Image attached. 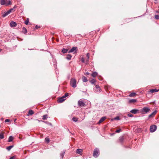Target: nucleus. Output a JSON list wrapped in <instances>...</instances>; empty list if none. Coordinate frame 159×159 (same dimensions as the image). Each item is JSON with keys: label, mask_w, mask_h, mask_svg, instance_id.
<instances>
[{"label": "nucleus", "mask_w": 159, "mask_h": 159, "mask_svg": "<svg viewBox=\"0 0 159 159\" xmlns=\"http://www.w3.org/2000/svg\"><path fill=\"white\" fill-rule=\"evenodd\" d=\"M68 131H69V130L68 129Z\"/></svg>", "instance_id": "obj_56"}, {"label": "nucleus", "mask_w": 159, "mask_h": 159, "mask_svg": "<svg viewBox=\"0 0 159 159\" xmlns=\"http://www.w3.org/2000/svg\"><path fill=\"white\" fill-rule=\"evenodd\" d=\"M106 119V117L105 116L102 117L99 120L98 123L100 124L104 121Z\"/></svg>", "instance_id": "obj_14"}, {"label": "nucleus", "mask_w": 159, "mask_h": 159, "mask_svg": "<svg viewBox=\"0 0 159 159\" xmlns=\"http://www.w3.org/2000/svg\"><path fill=\"white\" fill-rule=\"evenodd\" d=\"M100 87L97 85H96L95 87L94 88V90L95 93H98L100 92Z\"/></svg>", "instance_id": "obj_5"}, {"label": "nucleus", "mask_w": 159, "mask_h": 159, "mask_svg": "<svg viewBox=\"0 0 159 159\" xmlns=\"http://www.w3.org/2000/svg\"><path fill=\"white\" fill-rule=\"evenodd\" d=\"M82 150L78 148L77 149L76 151V153L77 154H79L80 155L82 154Z\"/></svg>", "instance_id": "obj_13"}, {"label": "nucleus", "mask_w": 159, "mask_h": 159, "mask_svg": "<svg viewBox=\"0 0 159 159\" xmlns=\"http://www.w3.org/2000/svg\"><path fill=\"white\" fill-rule=\"evenodd\" d=\"M13 9L11 8L10 10H9L7 11L8 12V13L10 14L11 11H13Z\"/></svg>", "instance_id": "obj_41"}, {"label": "nucleus", "mask_w": 159, "mask_h": 159, "mask_svg": "<svg viewBox=\"0 0 159 159\" xmlns=\"http://www.w3.org/2000/svg\"><path fill=\"white\" fill-rule=\"evenodd\" d=\"M157 128V126L155 125H151L150 127V132L152 133L155 132Z\"/></svg>", "instance_id": "obj_4"}, {"label": "nucleus", "mask_w": 159, "mask_h": 159, "mask_svg": "<svg viewBox=\"0 0 159 159\" xmlns=\"http://www.w3.org/2000/svg\"><path fill=\"white\" fill-rule=\"evenodd\" d=\"M39 27H40L39 26H38L37 25H36L34 29V30L37 29H38V28H39Z\"/></svg>", "instance_id": "obj_45"}, {"label": "nucleus", "mask_w": 159, "mask_h": 159, "mask_svg": "<svg viewBox=\"0 0 159 159\" xmlns=\"http://www.w3.org/2000/svg\"><path fill=\"white\" fill-rule=\"evenodd\" d=\"M82 80L84 82H87L88 81L87 78L84 76H83L82 77Z\"/></svg>", "instance_id": "obj_17"}, {"label": "nucleus", "mask_w": 159, "mask_h": 159, "mask_svg": "<svg viewBox=\"0 0 159 159\" xmlns=\"http://www.w3.org/2000/svg\"><path fill=\"white\" fill-rule=\"evenodd\" d=\"M99 150L98 148H96L94 150L93 156L95 158L98 157L99 155Z\"/></svg>", "instance_id": "obj_2"}, {"label": "nucleus", "mask_w": 159, "mask_h": 159, "mask_svg": "<svg viewBox=\"0 0 159 159\" xmlns=\"http://www.w3.org/2000/svg\"><path fill=\"white\" fill-rule=\"evenodd\" d=\"M90 82L92 84H94L96 82V81L94 79H93L90 81Z\"/></svg>", "instance_id": "obj_31"}, {"label": "nucleus", "mask_w": 159, "mask_h": 159, "mask_svg": "<svg viewBox=\"0 0 159 159\" xmlns=\"http://www.w3.org/2000/svg\"><path fill=\"white\" fill-rule=\"evenodd\" d=\"M17 6L16 5H15L14 7L12 8V9H13V10H14L16 8V7H17Z\"/></svg>", "instance_id": "obj_48"}, {"label": "nucleus", "mask_w": 159, "mask_h": 159, "mask_svg": "<svg viewBox=\"0 0 159 159\" xmlns=\"http://www.w3.org/2000/svg\"><path fill=\"white\" fill-rule=\"evenodd\" d=\"M1 50H2L1 49H0V52L1 51Z\"/></svg>", "instance_id": "obj_54"}, {"label": "nucleus", "mask_w": 159, "mask_h": 159, "mask_svg": "<svg viewBox=\"0 0 159 159\" xmlns=\"http://www.w3.org/2000/svg\"><path fill=\"white\" fill-rule=\"evenodd\" d=\"M14 147V145H11L8 146V147L6 148V149L8 151H9L12 148Z\"/></svg>", "instance_id": "obj_22"}, {"label": "nucleus", "mask_w": 159, "mask_h": 159, "mask_svg": "<svg viewBox=\"0 0 159 159\" xmlns=\"http://www.w3.org/2000/svg\"><path fill=\"white\" fill-rule=\"evenodd\" d=\"M149 92L152 93L155 92H157V89H150Z\"/></svg>", "instance_id": "obj_19"}, {"label": "nucleus", "mask_w": 159, "mask_h": 159, "mask_svg": "<svg viewBox=\"0 0 159 159\" xmlns=\"http://www.w3.org/2000/svg\"><path fill=\"white\" fill-rule=\"evenodd\" d=\"M68 93H66L64 96H62V97H63V98L65 99V98L68 96Z\"/></svg>", "instance_id": "obj_36"}, {"label": "nucleus", "mask_w": 159, "mask_h": 159, "mask_svg": "<svg viewBox=\"0 0 159 159\" xmlns=\"http://www.w3.org/2000/svg\"><path fill=\"white\" fill-rule=\"evenodd\" d=\"M121 129H119L116 130V133H119L121 131Z\"/></svg>", "instance_id": "obj_43"}, {"label": "nucleus", "mask_w": 159, "mask_h": 159, "mask_svg": "<svg viewBox=\"0 0 159 159\" xmlns=\"http://www.w3.org/2000/svg\"><path fill=\"white\" fill-rule=\"evenodd\" d=\"M124 138L123 137H120L119 138V140L120 142L122 143L124 140Z\"/></svg>", "instance_id": "obj_33"}, {"label": "nucleus", "mask_w": 159, "mask_h": 159, "mask_svg": "<svg viewBox=\"0 0 159 159\" xmlns=\"http://www.w3.org/2000/svg\"><path fill=\"white\" fill-rule=\"evenodd\" d=\"M99 30H98V31Z\"/></svg>", "instance_id": "obj_57"}, {"label": "nucleus", "mask_w": 159, "mask_h": 159, "mask_svg": "<svg viewBox=\"0 0 159 159\" xmlns=\"http://www.w3.org/2000/svg\"><path fill=\"white\" fill-rule=\"evenodd\" d=\"M48 118V115H43L42 116V119L43 120H46Z\"/></svg>", "instance_id": "obj_28"}, {"label": "nucleus", "mask_w": 159, "mask_h": 159, "mask_svg": "<svg viewBox=\"0 0 159 159\" xmlns=\"http://www.w3.org/2000/svg\"><path fill=\"white\" fill-rule=\"evenodd\" d=\"M7 2H6V6H8V5H11V1L10 0H8L7 1Z\"/></svg>", "instance_id": "obj_30"}, {"label": "nucleus", "mask_w": 159, "mask_h": 159, "mask_svg": "<svg viewBox=\"0 0 159 159\" xmlns=\"http://www.w3.org/2000/svg\"><path fill=\"white\" fill-rule=\"evenodd\" d=\"M78 104L79 106L80 107H84L85 105L83 102L80 100H79L78 102Z\"/></svg>", "instance_id": "obj_6"}, {"label": "nucleus", "mask_w": 159, "mask_h": 159, "mask_svg": "<svg viewBox=\"0 0 159 159\" xmlns=\"http://www.w3.org/2000/svg\"><path fill=\"white\" fill-rule=\"evenodd\" d=\"M45 142H46L47 143H48L49 142L50 140L48 138H45Z\"/></svg>", "instance_id": "obj_35"}, {"label": "nucleus", "mask_w": 159, "mask_h": 159, "mask_svg": "<svg viewBox=\"0 0 159 159\" xmlns=\"http://www.w3.org/2000/svg\"><path fill=\"white\" fill-rule=\"evenodd\" d=\"M81 62L82 63H84V58L83 57H82L81 59Z\"/></svg>", "instance_id": "obj_39"}, {"label": "nucleus", "mask_w": 159, "mask_h": 159, "mask_svg": "<svg viewBox=\"0 0 159 159\" xmlns=\"http://www.w3.org/2000/svg\"><path fill=\"white\" fill-rule=\"evenodd\" d=\"M23 30V32L25 33L26 34L27 33V29L24 27H23L22 28Z\"/></svg>", "instance_id": "obj_27"}, {"label": "nucleus", "mask_w": 159, "mask_h": 159, "mask_svg": "<svg viewBox=\"0 0 159 159\" xmlns=\"http://www.w3.org/2000/svg\"><path fill=\"white\" fill-rule=\"evenodd\" d=\"M29 22L28 21H27V20H25V23L26 25H27L28 24V23H29Z\"/></svg>", "instance_id": "obj_46"}, {"label": "nucleus", "mask_w": 159, "mask_h": 159, "mask_svg": "<svg viewBox=\"0 0 159 159\" xmlns=\"http://www.w3.org/2000/svg\"><path fill=\"white\" fill-rule=\"evenodd\" d=\"M155 1H157V0H154Z\"/></svg>", "instance_id": "obj_58"}, {"label": "nucleus", "mask_w": 159, "mask_h": 159, "mask_svg": "<svg viewBox=\"0 0 159 159\" xmlns=\"http://www.w3.org/2000/svg\"><path fill=\"white\" fill-rule=\"evenodd\" d=\"M63 98V97H61L59 98L57 100L58 102V103H62L63 101H64L66 99H64Z\"/></svg>", "instance_id": "obj_8"}, {"label": "nucleus", "mask_w": 159, "mask_h": 159, "mask_svg": "<svg viewBox=\"0 0 159 159\" xmlns=\"http://www.w3.org/2000/svg\"><path fill=\"white\" fill-rule=\"evenodd\" d=\"M72 120L74 121L77 122L78 121V119L77 118L75 117H73L72 118Z\"/></svg>", "instance_id": "obj_34"}, {"label": "nucleus", "mask_w": 159, "mask_h": 159, "mask_svg": "<svg viewBox=\"0 0 159 159\" xmlns=\"http://www.w3.org/2000/svg\"><path fill=\"white\" fill-rule=\"evenodd\" d=\"M97 72H94L91 75L93 77H95L97 75Z\"/></svg>", "instance_id": "obj_24"}, {"label": "nucleus", "mask_w": 159, "mask_h": 159, "mask_svg": "<svg viewBox=\"0 0 159 159\" xmlns=\"http://www.w3.org/2000/svg\"><path fill=\"white\" fill-rule=\"evenodd\" d=\"M70 78V76H68V78Z\"/></svg>", "instance_id": "obj_55"}, {"label": "nucleus", "mask_w": 159, "mask_h": 159, "mask_svg": "<svg viewBox=\"0 0 159 159\" xmlns=\"http://www.w3.org/2000/svg\"><path fill=\"white\" fill-rule=\"evenodd\" d=\"M89 56L90 54L89 53H87L86 54V56L88 58V61L89 60Z\"/></svg>", "instance_id": "obj_42"}, {"label": "nucleus", "mask_w": 159, "mask_h": 159, "mask_svg": "<svg viewBox=\"0 0 159 159\" xmlns=\"http://www.w3.org/2000/svg\"><path fill=\"white\" fill-rule=\"evenodd\" d=\"M72 56L71 55L68 54L67 55L66 59L68 60H70L71 59Z\"/></svg>", "instance_id": "obj_21"}, {"label": "nucleus", "mask_w": 159, "mask_h": 159, "mask_svg": "<svg viewBox=\"0 0 159 159\" xmlns=\"http://www.w3.org/2000/svg\"><path fill=\"white\" fill-rule=\"evenodd\" d=\"M34 111L32 110H29L28 112V114L27 115L28 116H29L33 115V114H34Z\"/></svg>", "instance_id": "obj_18"}, {"label": "nucleus", "mask_w": 159, "mask_h": 159, "mask_svg": "<svg viewBox=\"0 0 159 159\" xmlns=\"http://www.w3.org/2000/svg\"><path fill=\"white\" fill-rule=\"evenodd\" d=\"M7 0H0V4L2 5H6V1Z\"/></svg>", "instance_id": "obj_10"}, {"label": "nucleus", "mask_w": 159, "mask_h": 159, "mask_svg": "<svg viewBox=\"0 0 159 159\" xmlns=\"http://www.w3.org/2000/svg\"><path fill=\"white\" fill-rule=\"evenodd\" d=\"M157 113V111H153L152 113H151V114L149 115L148 116V118H150L151 117H152L154 116V115L156 114Z\"/></svg>", "instance_id": "obj_12"}, {"label": "nucleus", "mask_w": 159, "mask_h": 159, "mask_svg": "<svg viewBox=\"0 0 159 159\" xmlns=\"http://www.w3.org/2000/svg\"><path fill=\"white\" fill-rule=\"evenodd\" d=\"M10 121V120L8 119H7L5 120V122L6 123L7 122H9Z\"/></svg>", "instance_id": "obj_44"}, {"label": "nucleus", "mask_w": 159, "mask_h": 159, "mask_svg": "<svg viewBox=\"0 0 159 159\" xmlns=\"http://www.w3.org/2000/svg\"><path fill=\"white\" fill-rule=\"evenodd\" d=\"M136 102V99H130L129 101V102L130 103H134Z\"/></svg>", "instance_id": "obj_23"}, {"label": "nucleus", "mask_w": 159, "mask_h": 159, "mask_svg": "<svg viewBox=\"0 0 159 159\" xmlns=\"http://www.w3.org/2000/svg\"><path fill=\"white\" fill-rule=\"evenodd\" d=\"M114 120H120V117L118 116H117L116 117H115L114 118Z\"/></svg>", "instance_id": "obj_38"}, {"label": "nucleus", "mask_w": 159, "mask_h": 159, "mask_svg": "<svg viewBox=\"0 0 159 159\" xmlns=\"http://www.w3.org/2000/svg\"><path fill=\"white\" fill-rule=\"evenodd\" d=\"M4 138L3 134L2 133L0 134V139H3Z\"/></svg>", "instance_id": "obj_32"}, {"label": "nucleus", "mask_w": 159, "mask_h": 159, "mask_svg": "<svg viewBox=\"0 0 159 159\" xmlns=\"http://www.w3.org/2000/svg\"><path fill=\"white\" fill-rule=\"evenodd\" d=\"M77 81L76 79L74 78H72L70 81V85L71 86L74 88L76 87Z\"/></svg>", "instance_id": "obj_1"}, {"label": "nucleus", "mask_w": 159, "mask_h": 159, "mask_svg": "<svg viewBox=\"0 0 159 159\" xmlns=\"http://www.w3.org/2000/svg\"><path fill=\"white\" fill-rule=\"evenodd\" d=\"M66 152L65 150H63V151L61 152L60 154V157L61 158H63L64 156L65 152Z\"/></svg>", "instance_id": "obj_15"}, {"label": "nucleus", "mask_w": 159, "mask_h": 159, "mask_svg": "<svg viewBox=\"0 0 159 159\" xmlns=\"http://www.w3.org/2000/svg\"><path fill=\"white\" fill-rule=\"evenodd\" d=\"M41 121L44 122V123H46V124H47L48 125H50V126H52V123H50V122H48V121H43V120H41Z\"/></svg>", "instance_id": "obj_25"}, {"label": "nucleus", "mask_w": 159, "mask_h": 159, "mask_svg": "<svg viewBox=\"0 0 159 159\" xmlns=\"http://www.w3.org/2000/svg\"><path fill=\"white\" fill-rule=\"evenodd\" d=\"M150 109L148 107H145L140 110V112L142 114H146L150 111Z\"/></svg>", "instance_id": "obj_3"}, {"label": "nucleus", "mask_w": 159, "mask_h": 159, "mask_svg": "<svg viewBox=\"0 0 159 159\" xmlns=\"http://www.w3.org/2000/svg\"><path fill=\"white\" fill-rule=\"evenodd\" d=\"M68 51V49H65L63 48L61 49V52L63 53H67Z\"/></svg>", "instance_id": "obj_16"}, {"label": "nucleus", "mask_w": 159, "mask_h": 159, "mask_svg": "<svg viewBox=\"0 0 159 159\" xmlns=\"http://www.w3.org/2000/svg\"><path fill=\"white\" fill-rule=\"evenodd\" d=\"M127 115L129 117H132L133 116V115L130 113H128Z\"/></svg>", "instance_id": "obj_40"}, {"label": "nucleus", "mask_w": 159, "mask_h": 159, "mask_svg": "<svg viewBox=\"0 0 159 159\" xmlns=\"http://www.w3.org/2000/svg\"><path fill=\"white\" fill-rule=\"evenodd\" d=\"M29 18H26V20H27V21H29Z\"/></svg>", "instance_id": "obj_51"}, {"label": "nucleus", "mask_w": 159, "mask_h": 159, "mask_svg": "<svg viewBox=\"0 0 159 159\" xmlns=\"http://www.w3.org/2000/svg\"><path fill=\"white\" fill-rule=\"evenodd\" d=\"M157 92L159 91V89H157Z\"/></svg>", "instance_id": "obj_53"}, {"label": "nucleus", "mask_w": 159, "mask_h": 159, "mask_svg": "<svg viewBox=\"0 0 159 159\" xmlns=\"http://www.w3.org/2000/svg\"><path fill=\"white\" fill-rule=\"evenodd\" d=\"M13 138L12 136H9V138H8V142H12L13 140Z\"/></svg>", "instance_id": "obj_20"}, {"label": "nucleus", "mask_w": 159, "mask_h": 159, "mask_svg": "<svg viewBox=\"0 0 159 159\" xmlns=\"http://www.w3.org/2000/svg\"><path fill=\"white\" fill-rule=\"evenodd\" d=\"M17 25L16 23L14 21H11L10 23V26L11 27H15Z\"/></svg>", "instance_id": "obj_7"}, {"label": "nucleus", "mask_w": 159, "mask_h": 159, "mask_svg": "<svg viewBox=\"0 0 159 159\" xmlns=\"http://www.w3.org/2000/svg\"><path fill=\"white\" fill-rule=\"evenodd\" d=\"M36 120H38L39 122L40 121L39 120H38V119H36Z\"/></svg>", "instance_id": "obj_52"}, {"label": "nucleus", "mask_w": 159, "mask_h": 159, "mask_svg": "<svg viewBox=\"0 0 159 159\" xmlns=\"http://www.w3.org/2000/svg\"><path fill=\"white\" fill-rule=\"evenodd\" d=\"M155 19L157 20H159V15H155Z\"/></svg>", "instance_id": "obj_37"}, {"label": "nucleus", "mask_w": 159, "mask_h": 159, "mask_svg": "<svg viewBox=\"0 0 159 159\" xmlns=\"http://www.w3.org/2000/svg\"><path fill=\"white\" fill-rule=\"evenodd\" d=\"M136 94V93H132L129 95V96L131 97H134L135 96Z\"/></svg>", "instance_id": "obj_29"}, {"label": "nucleus", "mask_w": 159, "mask_h": 159, "mask_svg": "<svg viewBox=\"0 0 159 159\" xmlns=\"http://www.w3.org/2000/svg\"><path fill=\"white\" fill-rule=\"evenodd\" d=\"M9 14V13L7 11V12L3 14L2 16L3 17H6V16H7Z\"/></svg>", "instance_id": "obj_26"}, {"label": "nucleus", "mask_w": 159, "mask_h": 159, "mask_svg": "<svg viewBox=\"0 0 159 159\" xmlns=\"http://www.w3.org/2000/svg\"><path fill=\"white\" fill-rule=\"evenodd\" d=\"M139 111V110L138 109H132L130 111V112L134 114H136Z\"/></svg>", "instance_id": "obj_11"}, {"label": "nucleus", "mask_w": 159, "mask_h": 159, "mask_svg": "<svg viewBox=\"0 0 159 159\" xmlns=\"http://www.w3.org/2000/svg\"><path fill=\"white\" fill-rule=\"evenodd\" d=\"M15 158L14 156H13L11 157L9 159H14Z\"/></svg>", "instance_id": "obj_49"}, {"label": "nucleus", "mask_w": 159, "mask_h": 159, "mask_svg": "<svg viewBox=\"0 0 159 159\" xmlns=\"http://www.w3.org/2000/svg\"><path fill=\"white\" fill-rule=\"evenodd\" d=\"M88 62H89V60L88 61V58L87 57V61H86V63H87H87H88Z\"/></svg>", "instance_id": "obj_50"}, {"label": "nucleus", "mask_w": 159, "mask_h": 159, "mask_svg": "<svg viewBox=\"0 0 159 159\" xmlns=\"http://www.w3.org/2000/svg\"><path fill=\"white\" fill-rule=\"evenodd\" d=\"M77 48V47H74L70 49L69 51H68V52L69 53L70 52H73Z\"/></svg>", "instance_id": "obj_9"}, {"label": "nucleus", "mask_w": 159, "mask_h": 159, "mask_svg": "<svg viewBox=\"0 0 159 159\" xmlns=\"http://www.w3.org/2000/svg\"><path fill=\"white\" fill-rule=\"evenodd\" d=\"M84 74L85 75H89V73L88 72H86L84 73Z\"/></svg>", "instance_id": "obj_47"}]
</instances>
